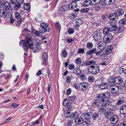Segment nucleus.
Masks as SVG:
<instances>
[{"label":"nucleus","instance_id":"nucleus-14","mask_svg":"<svg viewBox=\"0 0 126 126\" xmlns=\"http://www.w3.org/2000/svg\"><path fill=\"white\" fill-rule=\"evenodd\" d=\"M7 11L4 9L0 10V16L3 18L6 17L7 14Z\"/></svg>","mask_w":126,"mask_h":126},{"label":"nucleus","instance_id":"nucleus-3","mask_svg":"<svg viewBox=\"0 0 126 126\" xmlns=\"http://www.w3.org/2000/svg\"><path fill=\"white\" fill-rule=\"evenodd\" d=\"M115 28H117V25H111L110 27H105L103 30V34L104 35L106 34L108 32H117V31H116L118 29L117 28L114 29Z\"/></svg>","mask_w":126,"mask_h":126},{"label":"nucleus","instance_id":"nucleus-27","mask_svg":"<svg viewBox=\"0 0 126 126\" xmlns=\"http://www.w3.org/2000/svg\"><path fill=\"white\" fill-rule=\"evenodd\" d=\"M35 38V37H34V38H33V39L31 41V42H30L28 44H27V45H28V47L29 48L32 50H34L35 49V45L33 44V43L32 42V41Z\"/></svg>","mask_w":126,"mask_h":126},{"label":"nucleus","instance_id":"nucleus-41","mask_svg":"<svg viewBox=\"0 0 126 126\" xmlns=\"http://www.w3.org/2000/svg\"><path fill=\"white\" fill-rule=\"evenodd\" d=\"M79 64V68L80 69L81 68L84 69L85 68L86 66V62H83L82 63H81V64Z\"/></svg>","mask_w":126,"mask_h":126},{"label":"nucleus","instance_id":"nucleus-15","mask_svg":"<svg viewBox=\"0 0 126 126\" xmlns=\"http://www.w3.org/2000/svg\"><path fill=\"white\" fill-rule=\"evenodd\" d=\"M118 117L116 115L113 116L110 119L111 123L113 124L116 123L118 121Z\"/></svg>","mask_w":126,"mask_h":126},{"label":"nucleus","instance_id":"nucleus-55","mask_svg":"<svg viewBox=\"0 0 126 126\" xmlns=\"http://www.w3.org/2000/svg\"><path fill=\"white\" fill-rule=\"evenodd\" d=\"M55 26L57 29L58 30H59V31H60L61 26L59 23L58 22H56L55 23Z\"/></svg>","mask_w":126,"mask_h":126},{"label":"nucleus","instance_id":"nucleus-42","mask_svg":"<svg viewBox=\"0 0 126 126\" xmlns=\"http://www.w3.org/2000/svg\"><path fill=\"white\" fill-rule=\"evenodd\" d=\"M101 0H92V5H94L96 4H98L100 2Z\"/></svg>","mask_w":126,"mask_h":126},{"label":"nucleus","instance_id":"nucleus-52","mask_svg":"<svg viewBox=\"0 0 126 126\" xmlns=\"http://www.w3.org/2000/svg\"><path fill=\"white\" fill-rule=\"evenodd\" d=\"M124 102H125L124 100L123 99H120L118 101L117 103L116 104L118 105H119L123 103Z\"/></svg>","mask_w":126,"mask_h":126},{"label":"nucleus","instance_id":"nucleus-62","mask_svg":"<svg viewBox=\"0 0 126 126\" xmlns=\"http://www.w3.org/2000/svg\"><path fill=\"white\" fill-rule=\"evenodd\" d=\"M66 81L68 83H69L71 81L70 77L68 76L67 77Z\"/></svg>","mask_w":126,"mask_h":126},{"label":"nucleus","instance_id":"nucleus-46","mask_svg":"<svg viewBox=\"0 0 126 126\" xmlns=\"http://www.w3.org/2000/svg\"><path fill=\"white\" fill-rule=\"evenodd\" d=\"M89 9L88 8H85L82 9L80 10L82 13H85L87 12L89 10Z\"/></svg>","mask_w":126,"mask_h":126},{"label":"nucleus","instance_id":"nucleus-25","mask_svg":"<svg viewBox=\"0 0 126 126\" xmlns=\"http://www.w3.org/2000/svg\"><path fill=\"white\" fill-rule=\"evenodd\" d=\"M117 17L116 15L115 12L113 13H112L109 16V18L110 20H114Z\"/></svg>","mask_w":126,"mask_h":126},{"label":"nucleus","instance_id":"nucleus-44","mask_svg":"<svg viewBox=\"0 0 126 126\" xmlns=\"http://www.w3.org/2000/svg\"><path fill=\"white\" fill-rule=\"evenodd\" d=\"M40 25L42 27L41 28L46 29V28H47L48 27V25L46 23H41Z\"/></svg>","mask_w":126,"mask_h":126},{"label":"nucleus","instance_id":"nucleus-22","mask_svg":"<svg viewBox=\"0 0 126 126\" xmlns=\"http://www.w3.org/2000/svg\"><path fill=\"white\" fill-rule=\"evenodd\" d=\"M92 1L90 0H86L83 3V5L84 7H87L90 4L92 5Z\"/></svg>","mask_w":126,"mask_h":126},{"label":"nucleus","instance_id":"nucleus-10","mask_svg":"<svg viewBox=\"0 0 126 126\" xmlns=\"http://www.w3.org/2000/svg\"><path fill=\"white\" fill-rule=\"evenodd\" d=\"M102 103H101L102 105L104 106L107 107L110 105L111 103L110 100L108 99H104L103 101H101Z\"/></svg>","mask_w":126,"mask_h":126},{"label":"nucleus","instance_id":"nucleus-24","mask_svg":"<svg viewBox=\"0 0 126 126\" xmlns=\"http://www.w3.org/2000/svg\"><path fill=\"white\" fill-rule=\"evenodd\" d=\"M83 121L82 118L81 117L77 118L75 121V123L78 124H81Z\"/></svg>","mask_w":126,"mask_h":126},{"label":"nucleus","instance_id":"nucleus-18","mask_svg":"<svg viewBox=\"0 0 126 126\" xmlns=\"http://www.w3.org/2000/svg\"><path fill=\"white\" fill-rule=\"evenodd\" d=\"M120 112L121 114H125L126 113V105L122 106L120 109Z\"/></svg>","mask_w":126,"mask_h":126},{"label":"nucleus","instance_id":"nucleus-63","mask_svg":"<svg viewBox=\"0 0 126 126\" xmlns=\"http://www.w3.org/2000/svg\"><path fill=\"white\" fill-rule=\"evenodd\" d=\"M5 2L4 0H0V6H3Z\"/></svg>","mask_w":126,"mask_h":126},{"label":"nucleus","instance_id":"nucleus-50","mask_svg":"<svg viewBox=\"0 0 126 126\" xmlns=\"http://www.w3.org/2000/svg\"><path fill=\"white\" fill-rule=\"evenodd\" d=\"M32 32L36 35L38 36H40V33L38 31L35 30H33Z\"/></svg>","mask_w":126,"mask_h":126},{"label":"nucleus","instance_id":"nucleus-40","mask_svg":"<svg viewBox=\"0 0 126 126\" xmlns=\"http://www.w3.org/2000/svg\"><path fill=\"white\" fill-rule=\"evenodd\" d=\"M76 63L77 64H80L82 63V61L81 59L80 58H78L75 60Z\"/></svg>","mask_w":126,"mask_h":126},{"label":"nucleus","instance_id":"nucleus-45","mask_svg":"<svg viewBox=\"0 0 126 126\" xmlns=\"http://www.w3.org/2000/svg\"><path fill=\"white\" fill-rule=\"evenodd\" d=\"M39 31L40 33H43L47 31V29H46L41 28L40 29V31Z\"/></svg>","mask_w":126,"mask_h":126},{"label":"nucleus","instance_id":"nucleus-31","mask_svg":"<svg viewBox=\"0 0 126 126\" xmlns=\"http://www.w3.org/2000/svg\"><path fill=\"white\" fill-rule=\"evenodd\" d=\"M95 62L94 60L86 62V66H89L91 64H95Z\"/></svg>","mask_w":126,"mask_h":126},{"label":"nucleus","instance_id":"nucleus-5","mask_svg":"<svg viewBox=\"0 0 126 126\" xmlns=\"http://www.w3.org/2000/svg\"><path fill=\"white\" fill-rule=\"evenodd\" d=\"M110 94L109 92L101 93L96 97V99L103 101L104 99H108V98L110 96Z\"/></svg>","mask_w":126,"mask_h":126},{"label":"nucleus","instance_id":"nucleus-4","mask_svg":"<svg viewBox=\"0 0 126 126\" xmlns=\"http://www.w3.org/2000/svg\"><path fill=\"white\" fill-rule=\"evenodd\" d=\"M99 66L97 64L92 65L89 68L88 71L91 74H96L98 73L99 71Z\"/></svg>","mask_w":126,"mask_h":126},{"label":"nucleus","instance_id":"nucleus-33","mask_svg":"<svg viewBox=\"0 0 126 126\" xmlns=\"http://www.w3.org/2000/svg\"><path fill=\"white\" fill-rule=\"evenodd\" d=\"M114 78H113L112 77H111L108 80V81L109 83H110V84H116V83L115 82V78L113 77Z\"/></svg>","mask_w":126,"mask_h":126},{"label":"nucleus","instance_id":"nucleus-48","mask_svg":"<svg viewBox=\"0 0 126 126\" xmlns=\"http://www.w3.org/2000/svg\"><path fill=\"white\" fill-rule=\"evenodd\" d=\"M62 56L64 57H65L67 56V53L66 50H63L62 51Z\"/></svg>","mask_w":126,"mask_h":126},{"label":"nucleus","instance_id":"nucleus-19","mask_svg":"<svg viewBox=\"0 0 126 126\" xmlns=\"http://www.w3.org/2000/svg\"><path fill=\"white\" fill-rule=\"evenodd\" d=\"M79 87H81L82 89L84 90L87 88L88 86V84L86 82H83L81 83L79 85Z\"/></svg>","mask_w":126,"mask_h":126},{"label":"nucleus","instance_id":"nucleus-9","mask_svg":"<svg viewBox=\"0 0 126 126\" xmlns=\"http://www.w3.org/2000/svg\"><path fill=\"white\" fill-rule=\"evenodd\" d=\"M106 44L104 41L100 42L98 43L97 47L100 50H102L105 48Z\"/></svg>","mask_w":126,"mask_h":126},{"label":"nucleus","instance_id":"nucleus-47","mask_svg":"<svg viewBox=\"0 0 126 126\" xmlns=\"http://www.w3.org/2000/svg\"><path fill=\"white\" fill-rule=\"evenodd\" d=\"M119 23L120 24H122L123 25L126 24V19L124 18L122 19L119 21Z\"/></svg>","mask_w":126,"mask_h":126},{"label":"nucleus","instance_id":"nucleus-58","mask_svg":"<svg viewBox=\"0 0 126 126\" xmlns=\"http://www.w3.org/2000/svg\"><path fill=\"white\" fill-rule=\"evenodd\" d=\"M85 122L87 126H90L91 125V121L90 119L86 120Z\"/></svg>","mask_w":126,"mask_h":126},{"label":"nucleus","instance_id":"nucleus-7","mask_svg":"<svg viewBox=\"0 0 126 126\" xmlns=\"http://www.w3.org/2000/svg\"><path fill=\"white\" fill-rule=\"evenodd\" d=\"M110 85L111 86L109 88V90L111 93L115 94L118 92L119 90V88L118 87L115 85Z\"/></svg>","mask_w":126,"mask_h":126},{"label":"nucleus","instance_id":"nucleus-60","mask_svg":"<svg viewBox=\"0 0 126 126\" xmlns=\"http://www.w3.org/2000/svg\"><path fill=\"white\" fill-rule=\"evenodd\" d=\"M117 28L118 29L116 31H117V32H115V33H118V32H119V31H122L123 29V27H119L118 28H117H117Z\"/></svg>","mask_w":126,"mask_h":126},{"label":"nucleus","instance_id":"nucleus-11","mask_svg":"<svg viewBox=\"0 0 126 126\" xmlns=\"http://www.w3.org/2000/svg\"><path fill=\"white\" fill-rule=\"evenodd\" d=\"M70 3L67 6V5H65L62 6L59 9V10L63 12H64L68 9H70Z\"/></svg>","mask_w":126,"mask_h":126},{"label":"nucleus","instance_id":"nucleus-49","mask_svg":"<svg viewBox=\"0 0 126 126\" xmlns=\"http://www.w3.org/2000/svg\"><path fill=\"white\" fill-rule=\"evenodd\" d=\"M99 111L101 113L103 114L105 113L106 111L105 109L102 107L99 108Z\"/></svg>","mask_w":126,"mask_h":126},{"label":"nucleus","instance_id":"nucleus-1","mask_svg":"<svg viewBox=\"0 0 126 126\" xmlns=\"http://www.w3.org/2000/svg\"><path fill=\"white\" fill-rule=\"evenodd\" d=\"M22 33L24 36L25 40H22L20 41L19 42V45L20 46H24L29 43L30 42H31L34 38V36L32 35L30 33H29L27 29H25L22 31Z\"/></svg>","mask_w":126,"mask_h":126},{"label":"nucleus","instance_id":"nucleus-36","mask_svg":"<svg viewBox=\"0 0 126 126\" xmlns=\"http://www.w3.org/2000/svg\"><path fill=\"white\" fill-rule=\"evenodd\" d=\"M77 6V4L76 2V0H73L71 3V9H73Z\"/></svg>","mask_w":126,"mask_h":126},{"label":"nucleus","instance_id":"nucleus-30","mask_svg":"<svg viewBox=\"0 0 126 126\" xmlns=\"http://www.w3.org/2000/svg\"><path fill=\"white\" fill-rule=\"evenodd\" d=\"M41 16V15L40 14L37 15L35 18V20L36 21L41 22L42 21Z\"/></svg>","mask_w":126,"mask_h":126},{"label":"nucleus","instance_id":"nucleus-17","mask_svg":"<svg viewBox=\"0 0 126 126\" xmlns=\"http://www.w3.org/2000/svg\"><path fill=\"white\" fill-rule=\"evenodd\" d=\"M115 12L116 15L117 17V18H118L119 17H120L123 15L124 13V11L122 9L119 10L117 11H115Z\"/></svg>","mask_w":126,"mask_h":126},{"label":"nucleus","instance_id":"nucleus-56","mask_svg":"<svg viewBox=\"0 0 126 126\" xmlns=\"http://www.w3.org/2000/svg\"><path fill=\"white\" fill-rule=\"evenodd\" d=\"M10 3H11L13 5H14L17 3V0H10Z\"/></svg>","mask_w":126,"mask_h":126},{"label":"nucleus","instance_id":"nucleus-20","mask_svg":"<svg viewBox=\"0 0 126 126\" xmlns=\"http://www.w3.org/2000/svg\"><path fill=\"white\" fill-rule=\"evenodd\" d=\"M109 85L108 83H102L100 84V88L102 89H107L108 88Z\"/></svg>","mask_w":126,"mask_h":126},{"label":"nucleus","instance_id":"nucleus-28","mask_svg":"<svg viewBox=\"0 0 126 126\" xmlns=\"http://www.w3.org/2000/svg\"><path fill=\"white\" fill-rule=\"evenodd\" d=\"M79 116V114L78 112H75L71 114V119L72 120H75Z\"/></svg>","mask_w":126,"mask_h":126},{"label":"nucleus","instance_id":"nucleus-12","mask_svg":"<svg viewBox=\"0 0 126 126\" xmlns=\"http://www.w3.org/2000/svg\"><path fill=\"white\" fill-rule=\"evenodd\" d=\"M4 9L6 10H10L11 9V6L10 3L8 1L5 2L3 6Z\"/></svg>","mask_w":126,"mask_h":126},{"label":"nucleus","instance_id":"nucleus-29","mask_svg":"<svg viewBox=\"0 0 126 126\" xmlns=\"http://www.w3.org/2000/svg\"><path fill=\"white\" fill-rule=\"evenodd\" d=\"M91 112L86 113L84 114V117L86 120L90 119L91 117Z\"/></svg>","mask_w":126,"mask_h":126},{"label":"nucleus","instance_id":"nucleus-16","mask_svg":"<svg viewBox=\"0 0 126 126\" xmlns=\"http://www.w3.org/2000/svg\"><path fill=\"white\" fill-rule=\"evenodd\" d=\"M100 100H94L93 101L92 104V106L94 107L97 106L98 107L100 106H101L102 105L101 103V102Z\"/></svg>","mask_w":126,"mask_h":126},{"label":"nucleus","instance_id":"nucleus-59","mask_svg":"<svg viewBox=\"0 0 126 126\" xmlns=\"http://www.w3.org/2000/svg\"><path fill=\"white\" fill-rule=\"evenodd\" d=\"M80 79L82 80H84L86 79V77L85 74H83L80 76Z\"/></svg>","mask_w":126,"mask_h":126},{"label":"nucleus","instance_id":"nucleus-61","mask_svg":"<svg viewBox=\"0 0 126 126\" xmlns=\"http://www.w3.org/2000/svg\"><path fill=\"white\" fill-rule=\"evenodd\" d=\"M101 8L98 5L97 6H96L94 8V9L96 11H99Z\"/></svg>","mask_w":126,"mask_h":126},{"label":"nucleus","instance_id":"nucleus-39","mask_svg":"<svg viewBox=\"0 0 126 126\" xmlns=\"http://www.w3.org/2000/svg\"><path fill=\"white\" fill-rule=\"evenodd\" d=\"M15 5L14 6L13 8L14 10H18V9L21 8V6L19 4L17 3L16 4H15Z\"/></svg>","mask_w":126,"mask_h":126},{"label":"nucleus","instance_id":"nucleus-35","mask_svg":"<svg viewBox=\"0 0 126 126\" xmlns=\"http://www.w3.org/2000/svg\"><path fill=\"white\" fill-rule=\"evenodd\" d=\"M115 1V0H105V3L106 4L110 5L113 4Z\"/></svg>","mask_w":126,"mask_h":126},{"label":"nucleus","instance_id":"nucleus-21","mask_svg":"<svg viewBox=\"0 0 126 126\" xmlns=\"http://www.w3.org/2000/svg\"><path fill=\"white\" fill-rule=\"evenodd\" d=\"M115 81L116 84H120L123 82L122 78L119 77H115Z\"/></svg>","mask_w":126,"mask_h":126},{"label":"nucleus","instance_id":"nucleus-57","mask_svg":"<svg viewBox=\"0 0 126 126\" xmlns=\"http://www.w3.org/2000/svg\"><path fill=\"white\" fill-rule=\"evenodd\" d=\"M84 53V49L83 48H79L78 51V53Z\"/></svg>","mask_w":126,"mask_h":126},{"label":"nucleus","instance_id":"nucleus-38","mask_svg":"<svg viewBox=\"0 0 126 126\" xmlns=\"http://www.w3.org/2000/svg\"><path fill=\"white\" fill-rule=\"evenodd\" d=\"M77 23V27H79L80 25L82 24L83 23V21L81 19H76Z\"/></svg>","mask_w":126,"mask_h":126},{"label":"nucleus","instance_id":"nucleus-32","mask_svg":"<svg viewBox=\"0 0 126 126\" xmlns=\"http://www.w3.org/2000/svg\"><path fill=\"white\" fill-rule=\"evenodd\" d=\"M96 51L95 48H93L91 50H89L87 51L86 53L89 55H91Z\"/></svg>","mask_w":126,"mask_h":126},{"label":"nucleus","instance_id":"nucleus-53","mask_svg":"<svg viewBox=\"0 0 126 126\" xmlns=\"http://www.w3.org/2000/svg\"><path fill=\"white\" fill-rule=\"evenodd\" d=\"M15 17L17 19H20V16L19 14L17 12H16L14 13Z\"/></svg>","mask_w":126,"mask_h":126},{"label":"nucleus","instance_id":"nucleus-37","mask_svg":"<svg viewBox=\"0 0 126 126\" xmlns=\"http://www.w3.org/2000/svg\"><path fill=\"white\" fill-rule=\"evenodd\" d=\"M91 117H92L93 119H96L98 117V115L96 112H91Z\"/></svg>","mask_w":126,"mask_h":126},{"label":"nucleus","instance_id":"nucleus-54","mask_svg":"<svg viewBox=\"0 0 126 126\" xmlns=\"http://www.w3.org/2000/svg\"><path fill=\"white\" fill-rule=\"evenodd\" d=\"M105 2L104 3L103 2H101L99 4L98 6H99L101 8H103L105 6Z\"/></svg>","mask_w":126,"mask_h":126},{"label":"nucleus","instance_id":"nucleus-8","mask_svg":"<svg viewBox=\"0 0 126 126\" xmlns=\"http://www.w3.org/2000/svg\"><path fill=\"white\" fill-rule=\"evenodd\" d=\"M104 37V40L106 41H110L113 37V36L111 33H109L106 34Z\"/></svg>","mask_w":126,"mask_h":126},{"label":"nucleus","instance_id":"nucleus-26","mask_svg":"<svg viewBox=\"0 0 126 126\" xmlns=\"http://www.w3.org/2000/svg\"><path fill=\"white\" fill-rule=\"evenodd\" d=\"M112 46H110L108 47L105 51V53L107 54H108L112 52Z\"/></svg>","mask_w":126,"mask_h":126},{"label":"nucleus","instance_id":"nucleus-43","mask_svg":"<svg viewBox=\"0 0 126 126\" xmlns=\"http://www.w3.org/2000/svg\"><path fill=\"white\" fill-rule=\"evenodd\" d=\"M93 46V45L92 43L91 42H88L87 43L86 46L88 48L90 49Z\"/></svg>","mask_w":126,"mask_h":126},{"label":"nucleus","instance_id":"nucleus-23","mask_svg":"<svg viewBox=\"0 0 126 126\" xmlns=\"http://www.w3.org/2000/svg\"><path fill=\"white\" fill-rule=\"evenodd\" d=\"M81 72L80 69L79 68H76L73 70V73L76 75H79L80 74Z\"/></svg>","mask_w":126,"mask_h":126},{"label":"nucleus","instance_id":"nucleus-51","mask_svg":"<svg viewBox=\"0 0 126 126\" xmlns=\"http://www.w3.org/2000/svg\"><path fill=\"white\" fill-rule=\"evenodd\" d=\"M94 77L92 76H89L88 78V80L89 82H92L94 81Z\"/></svg>","mask_w":126,"mask_h":126},{"label":"nucleus","instance_id":"nucleus-64","mask_svg":"<svg viewBox=\"0 0 126 126\" xmlns=\"http://www.w3.org/2000/svg\"><path fill=\"white\" fill-rule=\"evenodd\" d=\"M23 3V0H17V3L20 5L22 4Z\"/></svg>","mask_w":126,"mask_h":126},{"label":"nucleus","instance_id":"nucleus-13","mask_svg":"<svg viewBox=\"0 0 126 126\" xmlns=\"http://www.w3.org/2000/svg\"><path fill=\"white\" fill-rule=\"evenodd\" d=\"M47 54L46 53H43L42 55V61L43 62L42 64L43 65H45L47 63Z\"/></svg>","mask_w":126,"mask_h":126},{"label":"nucleus","instance_id":"nucleus-2","mask_svg":"<svg viewBox=\"0 0 126 126\" xmlns=\"http://www.w3.org/2000/svg\"><path fill=\"white\" fill-rule=\"evenodd\" d=\"M63 105L64 106H67V108L68 111L67 113L64 114V116L67 119H69L71 118V115L70 114V110L71 109V103L68 98L65 99L63 102Z\"/></svg>","mask_w":126,"mask_h":126},{"label":"nucleus","instance_id":"nucleus-6","mask_svg":"<svg viewBox=\"0 0 126 126\" xmlns=\"http://www.w3.org/2000/svg\"><path fill=\"white\" fill-rule=\"evenodd\" d=\"M93 36L95 40L99 41L102 37V33L101 31L100 30H97L94 33Z\"/></svg>","mask_w":126,"mask_h":126},{"label":"nucleus","instance_id":"nucleus-34","mask_svg":"<svg viewBox=\"0 0 126 126\" xmlns=\"http://www.w3.org/2000/svg\"><path fill=\"white\" fill-rule=\"evenodd\" d=\"M23 7L24 9L29 11L30 10L31 6L30 3H27L24 4Z\"/></svg>","mask_w":126,"mask_h":126}]
</instances>
